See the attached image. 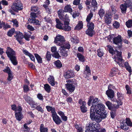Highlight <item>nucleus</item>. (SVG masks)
Wrapping results in <instances>:
<instances>
[{"instance_id": "412c9836", "label": "nucleus", "mask_w": 132, "mask_h": 132, "mask_svg": "<svg viewBox=\"0 0 132 132\" xmlns=\"http://www.w3.org/2000/svg\"><path fill=\"white\" fill-rule=\"evenodd\" d=\"M117 109L114 107L113 109L110 110H111L110 112V116L111 118L112 119L114 118L117 115Z\"/></svg>"}, {"instance_id": "69168bd1", "label": "nucleus", "mask_w": 132, "mask_h": 132, "mask_svg": "<svg viewBox=\"0 0 132 132\" xmlns=\"http://www.w3.org/2000/svg\"><path fill=\"white\" fill-rule=\"evenodd\" d=\"M120 128L121 129L125 131L128 130L129 129L128 126L125 124V125H121L120 126Z\"/></svg>"}, {"instance_id": "13d9d810", "label": "nucleus", "mask_w": 132, "mask_h": 132, "mask_svg": "<svg viewBox=\"0 0 132 132\" xmlns=\"http://www.w3.org/2000/svg\"><path fill=\"white\" fill-rule=\"evenodd\" d=\"M27 125V124L25 123L23 125V127L24 129H23L22 131L23 132H29V131L30 129L28 127Z\"/></svg>"}, {"instance_id": "58836bf2", "label": "nucleus", "mask_w": 132, "mask_h": 132, "mask_svg": "<svg viewBox=\"0 0 132 132\" xmlns=\"http://www.w3.org/2000/svg\"><path fill=\"white\" fill-rule=\"evenodd\" d=\"M15 29L14 28H12L10 29L7 32V35L10 37H11L14 34Z\"/></svg>"}, {"instance_id": "423d86ee", "label": "nucleus", "mask_w": 132, "mask_h": 132, "mask_svg": "<svg viewBox=\"0 0 132 132\" xmlns=\"http://www.w3.org/2000/svg\"><path fill=\"white\" fill-rule=\"evenodd\" d=\"M58 16L60 20L64 22L70 21L69 17L67 14H65L63 10L60 9L57 11Z\"/></svg>"}, {"instance_id": "bf43d9fd", "label": "nucleus", "mask_w": 132, "mask_h": 132, "mask_svg": "<svg viewBox=\"0 0 132 132\" xmlns=\"http://www.w3.org/2000/svg\"><path fill=\"white\" fill-rule=\"evenodd\" d=\"M44 3L45 4L43 5V6L45 9H46L48 7V6L50 3L49 0H46L44 2Z\"/></svg>"}, {"instance_id": "72a5a7b5", "label": "nucleus", "mask_w": 132, "mask_h": 132, "mask_svg": "<svg viewBox=\"0 0 132 132\" xmlns=\"http://www.w3.org/2000/svg\"><path fill=\"white\" fill-rule=\"evenodd\" d=\"M86 104L80 106L81 111L83 113H85L87 111V108L86 106Z\"/></svg>"}, {"instance_id": "cd10ccee", "label": "nucleus", "mask_w": 132, "mask_h": 132, "mask_svg": "<svg viewBox=\"0 0 132 132\" xmlns=\"http://www.w3.org/2000/svg\"><path fill=\"white\" fill-rule=\"evenodd\" d=\"M87 26L88 30H93L95 27V25L92 22H87Z\"/></svg>"}, {"instance_id": "37998d69", "label": "nucleus", "mask_w": 132, "mask_h": 132, "mask_svg": "<svg viewBox=\"0 0 132 132\" xmlns=\"http://www.w3.org/2000/svg\"><path fill=\"white\" fill-rule=\"evenodd\" d=\"M50 52L47 51L46 55V58L48 62L50 61L51 58V54Z\"/></svg>"}, {"instance_id": "f3484780", "label": "nucleus", "mask_w": 132, "mask_h": 132, "mask_svg": "<svg viewBox=\"0 0 132 132\" xmlns=\"http://www.w3.org/2000/svg\"><path fill=\"white\" fill-rule=\"evenodd\" d=\"M47 80L49 83L52 86H54L56 83H57L55 81L54 78L53 76L50 75L49 77L48 78Z\"/></svg>"}, {"instance_id": "6e6d98bb", "label": "nucleus", "mask_w": 132, "mask_h": 132, "mask_svg": "<svg viewBox=\"0 0 132 132\" xmlns=\"http://www.w3.org/2000/svg\"><path fill=\"white\" fill-rule=\"evenodd\" d=\"M93 31H94L93 30H88V29L86 31V33L89 36L92 37L93 35Z\"/></svg>"}, {"instance_id": "9b49d317", "label": "nucleus", "mask_w": 132, "mask_h": 132, "mask_svg": "<svg viewBox=\"0 0 132 132\" xmlns=\"http://www.w3.org/2000/svg\"><path fill=\"white\" fill-rule=\"evenodd\" d=\"M53 120L57 125H59L62 122L60 118L57 115L56 112L52 116Z\"/></svg>"}, {"instance_id": "a878e982", "label": "nucleus", "mask_w": 132, "mask_h": 132, "mask_svg": "<svg viewBox=\"0 0 132 132\" xmlns=\"http://www.w3.org/2000/svg\"><path fill=\"white\" fill-rule=\"evenodd\" d=\"M77 56L80 62H84L85 61V57L82 54L79 53H78L77 54Z\"/></svg>"}, {"instance_id": "dca6fc26", "label": "nucleus", "mask_w": 132, "mask_h": 132, "mask_svg": "<svg viewBox=\"0 0 132 132\" xmlns=\"http://www.w3.org/2000/svg\"><path fill=\"white\" fill-rule=\"evenodd\" d=\"M70 21H69L64 22V26H63V28L62 30L65 31H70L71 30V27L69 26V22Z\"/></svg>"}, {"instance_id": "0e129e2a", "label": "nucleus", "mask_w": 132, "mask_h": 132, "mask_svg": "<svg viewBox=\"0 0 132 132\" xmlns=\"http://www.w3.org/2000/svg\"><path fill=\"white\" fill-rule=\"evenodd\" d=\"M31 36L30 35H28L27 33H25L23 35V37L25 40L27 41H29V38Z\"/></svg>"}, {"instance_id": "09e8293b", "label": "nucleus", "mask_w": 132, "mask_h": 132, "mask_svg": "<svg viewBox=\"0 0 132 132\" xmlns=\"http://www.w3.org/2000/svg\"><path fill=\"white\" fill-rule=\"evenodd\" d=\"M97 55L98 56L100 57H101L103 56L104 53L102 50H101L100 48L97 49Z\"/></svg>"}, {"instance_id": "5fc2aeb1", "label": "nucleus", "mask_w": 132, "mask_h": 132, "mask_svg": "<svg viewBox=\"0 0 132 132\" xmlns=\"http://www.w3.org/2000/svg\"><path fill=\"white\" fill-rule=\"evenodd\" d=\"M52 56L55 58L59 59L61 57L58 52L57 51L52 55Z\"/></svg>"}, {"instance_id": "f8f14e48", "label": "nucleus", "mask_w": 132, "mask_h": 132, "mask_svg": "<svg viewBox=\"0 0 132 132\" xmlns=\"http://www.w3.org/2000/svg\"><path fill=\"white\" fill-rule=\"evenodd\" d=\"M65 86L66 89L69 91L70 93H72L75 89V86L74 85H73L70 83L65 84Z\"/></svg>"}, {"instance_id": "de8ad7c7", "label": "nucleus", "mask_w": 132, "mask_h": 132, "mask_svg": "<svg viewBox=\"0 0 132 132\" xmlns=\"http://www.w3.org/2000/svg\"><path fill=\"white\" fill-rule=\"evenodd\" d=\"M130 0H127L126 2H125V4L128 7H130V9H132V2Z\"/></svg>"}, {"instance_id": "39448f33", "label": "nucleus", "mask_w": 132, "mask_h": 132, "mask_svg": "<svg viewBox=\"0 0 132 132\" xmlns=\"http://www.w3.org/2000/svg\"><path fill=\"white\" fill-rule=\"evenodd\" d=\"M122 54L121 52H119L117 50H116L114 54H116V55L114 56V58L115 59L114 61L119 65H120L124 61V60L122 59Z\"/></svg>"}, {"instance_id": "e2e57ef3", "label": "nucleus", "mask_w": 132, "mask_h": 132, "mask_svg": "<svg viewBox=\"0 0 132 132\" xmlns=\"http://www.w3.org/2000/svg\"><path fill=\"white\" fill-rule=\"evenodd\" d=\"M78 104L81 105H82L86 104V102L84 101H83L82 98H80L78 101Z\"/></svg>"}, {"instance_id": "603ef678", "label": "nucleus", "mask_w": 132, "mask_h": 132, "mask_svg": "<svg viewBox=\"0 0 132 132\" xmlns=\"http://www.w3.org/2000/svg\"><path fill=\"white\" fill-rule=\"evenodd\" d=\"M23 92L27 93L30 90L29 87L26 85H24L23 87Z\"/></svg>"}, {"instance_id": "4468645a", "label": "nucleus", "mask_w": 132, "mask_h": 132, "mask_svg": "<svg viewBox=\"0 0 132 132\" xmlns=\"http://www.w3.org/2000/svg\"><path fill=\"white\" fill-rule=\"evenodd\" d=\"M23 53L26 55L27 56L29 57L30 60L35 62V58L34 56L31 54L27 50L23 49L22 50Z\"/></svg>"}, {"instance_id": "7c9ffc66", "label": "nucleus", "mask_w": 132, "mask_h": 132, "mask_svg": "<svg viewBox=\"0 0 132 132\" xmlns=\"http://www.w3.org/2000/svg\"><path fill=\"white\" fill-rule=\"evenodd\" d=\"M105 104L109 110H112L114 107V104H113L112 103L109 101L106 102Z\"/></svg>"}, {"instance_id": "473e14b6", "label": "nucleus", "mask_w": 132, "mask_h": 132, "mask_svg": "<svg viewBox=\"0 0 132 132\" xmlns=\"http://www.w3.org/2000/svg\"><path fill=\"white\" fill-rule=\"evenodd\" d=\"M118 70L117 68H113L111 70L110 73L109 74V76L111 77H113L116 75L117 74V72Z\"/></svg>"}, {"instance_id": "0eeeda50", "label": "nucleus", "mask_w": 132, "mask_h": 132, "mask_svg": "<svg viewBox=\"0 0 132 132\" xmlns=\"http://www.w3.org/2000/svg\"><path fill=\"white\" fill-rule=\"evenodd\" d=\"M122 41V37L120 35H118L117 37L113 38V43L115 44L118 45V47L119 49L122 47L121 42Z\"/></svg>"}, {"instance_id": "393cba45", "label": "nucleus", "mask_w": 132, "mask_h": 132, "mask_svg": "<svg viewBox=\"0 0 132 132\" xmlns=\"http://www.w3.org/2000/svg\"><path fill=\"white\" fill-rule=\"evenodd\" d=\"M127 6L124 3L121 4L120 6V8L121 10V12L123 14H125L126 12Z\"/></svg>"}, {"instance_id": "c03bdc74", "label": "nucleus", "mask_w": 132, "mask_h": 132, "mask_svg": "<svg viewBox=\"0 0 132 132\" xmlns=\"http://www.w3.org/2000/svg\"><path fill=\"white\" fill-rule=\"evenodd\" d=\"M125 88L127 90V94L129 95L131 94V88L128 85H126L125 86Z\"/></svg>"}, {"instance_id": "6e6552de", "label": "nucleus", "mask_w": 132, "mask_h": 132, "mask_svg": "<svg viewBox=\"0 0 132 132\" xmlns=\"http://www.w3.org/2000/svg\"><path fill=\"white\" fill-rule=\"evenodd\" d=\"M64 37L60 35H57L55 38L54 42L57 45L60 46L64 42Z\"/></svg>"}, {"instance_id": "c756f323", "label": "nucleus", "mask_w": 132, "mask_h": 132, "mask_svg": "<svg viewBox=\"0 0 132 132\" xmlns=\"http://www.w3.org/2000/svg\"><path fill=\"white\" fill-rule=\"evenodd\" d=\"M54 64L57 68L59 69L62 67V64L61 61L59 60L55 61L54 62Z\"/></svg>"}, {"instance_id": "1a4fd4ad", "label": "nucleus", "mask_w": 132, "mask_h": 132, "mask_svg": "<svg viewBox=\"0 0 132 132\" xmlns=\"http://www.w3.org/2000/svg\"><path fill=\"white\" fill-rule=\"evenodd\" d=\"M105 93L109 99L113 102H116V99L114 97L115 93L113 90L108 89L106 91Z\"/></svg>"}, {"instance_id": "2f4dec72", "label": "nucleus", "mask_w": 132, "mask_h": 132, "mask_svg": "<svg viewBox=\"0 0 132 132\" xmlns=\"http://www.w3.org/2000/svg\"><path fill=\"white\" fill-rule=\"evenodd\" d=\"M108 50L110 53L112 55L115 54L116 50H114L111 45H108L107 46Z\"/></svg>"}, {"instance_id": "f704fd0d", "label": "nucleus", "mask_w": 132, "mask_h": 132, "mask_svg": "<svg viewBox=\"0 0 132 132\" xmlns=\"http://www.w3.org/2000/svg\"><path fill=\"white\" fill-rule=\"evenodd\" d=\"M122 100H117L116 99V101L115 102H116L118 104H114V107H115L116 108L118 109L119 108L120 106L122 105L123 104V102L121 101Z\"/></svg>"}, {"instance_id": "e433bc0d", "label": "nucleus", "mask_w": 132, "mask_h": 132, "mask_svg": "<svg viewBox=\"0 0 132 132\" xmlns=\"http://www.w3.org/2000/svg\"><path fill=\"white\" fill-rule=\"evenodd\" d=\"M90 11V13L88 14L86 19V20L87 22H91L90 20L93 17V14L92 12V11L91 10Z\"/></svg>"}, {"instance_id": "49530a36", "label": "nucleus", "mask_w": 132, "mask_h": 132, "mask_svg": "<svg viewBox=\"0 0 132 132\" xmlns=\"http://www.w3.org/2000/svg\"><path fill=\"white\" fill-rule=\"evenodd\" d=\"M71 41L74 43H75L76 44H78L79 42V40L78 38L76 36H75L73 37H71Z\"/></svg>"}, {"instance_id": "f03ea898", "label": "nucleus", "mask_w": 132, "mask_h": 132, "mask_svg": "<svg viewBox=\"0 0 132 132\" xmlns=\"http://www.w3.org/2000/svg\"><path fill=\"white\" fill-rule=\"evenodd\" d=\"M5 53L7 56L9 58L11 63L14 65H16L18 64L16 57V56L15 52L10 47H7Z\"/></svg>"}, {"instance_id": "5701e85b", "label": "nucleus", "mask_w": 132, "mask_h": 132, "mask_svg": "<svg viewBox=\"0 0 132 132\" xmlns=\"http://www.w3.org/2000/svg\"><path fill=\"white\" fill-rule=\"evenodd\" d=\"M83 24L82 21H79L75 27L74 29L79 30L82 29L83 28Z\"/></svg>"}, {"instance_id": "3c124183", "label": "nucleus", "mask_w": 132, "mask_h": 132, "mask_svg": "<svg viewBox=\"0 0 132 132\" xmlns=\"http://www.w3.org/2000/svg\"><path fill=\"white\" fill-rule=\"evenodd\" d=\"M117 96L118 100L123 99L124 96L123 94L121 93L118 92L117 93Z\"/></svg>"}, {"instance_id": "4d7b16f0", "label": "nucleus", "mask_w": 132, "mask_h": 132, "mask_svg": "<svg viewBox=\"0 0 132 132\" xmlns=\"http://www.w3.org/2000/svg\"><path fill=\"white\" fill-rule=\"evenodd\" d=\"M39 7L35 6H33L31 7V10L33 12H36L39 10Z\"/></svg>"}, {"instance_id": "f257e3e1", "label": "nucleus", "mask_w": 132, "mask_h": 132, "mask_svg": "<svg viewBox=\"0 0 132 132\" xmlns=\"http://www.w3.org/2000/svg\"><path fill=\"white\" fill-rule=\"evenodd\" d=\"M87 104L89 106L92 105L90 109V117L92 120L99 123L107 117L108 112L105 110V106L99 98L90 96Z\"/></svg>"}, {"instance_id": "8fccbe9b", "label": "nucleus", "mask_w": 132, "mask_h": 132, "mask_svg": "<svg viewBox=\"0 0 132 132\" xmlns=\"http://www.w3.org/2000/svg\"><path fill=\"white\" fill-rule=\"evenodd\" d=\"M126 25L128 28L132 27V20L129 19L126 22Z\"/></svg>"}, {"instance_id": "338daca9", "label": "nucleus", "mask_w": 132, "mask_h": 132, "mask_svg": "<svg viewBox=\"0 0 132 132\" xmlns=\"http://www.w3.org/2000/svg\"><path fill=\"white\" fill-rule=\"evenodd\" d=\"M3 71L4 72L7 73V74L11 72V70L9 67L8 66L6 67L5 69L3 70Z\"/></svg>"}, {"instance_id": "c85d7f7f", "label": "nucleus", "mask_w": 132, "mask_h": 132, "mask_svg": "<svg viewBox=\"0 0 132 132\" xmlns=\"http://www.w3.org/2000/svg\"><path fill=\"white\" fill-rule=\"evenodd\" d=\"M16 35H14V37H16V40L22 39L23 38V36L22 33L20 32H16Z\"/></svg>"}, {"instance_id": "864d4df0", "label": "nucleus", "mask_w": 132, "mask_h": 132, "mask_svg": "<svg viewBox=\"0 0 132 132\" xmlns=\"http://www.w3.org/2000/svg\"><path fill=\"white\" fill-rule=\"evenodd\" d=\"M126 122L125 123L127 125L130 127H132V122L130 119L129 118H127L126 119Z\"/></svg>"}, {"instance_id": "9d476101", "label": "nucleus", "mask_w": 132, "mask_h": 132, "mask_svg": "<svg viewBox=\"0 0 132 132\" xmlns=\"http://www.w3.org/2000/svg\"><path fill=\"white\" fill-rule=\"evenodd\" d=\"M64 76L65 79H68L75 76V72L72 70H68L64 72Z\"/></svg>"}, {"instance_id": "680f3d73", "label": "nucleus", "mask_w": 132, "mask_h": 132, "mask_svg": "<svg viewBox=\"0 0 132 132\" xmlns=\"http://www.w3.org/2000/svg\"><path fill=\"white\" fill-rule=\"evenodd\" d=\"M35 109L42 113H44V111L43 109L40 105H37V106L36 107Z\"/></svg>"}, {"instance_id": "bb28decb", "label": "nucleus", "mask_w": 132, "mask_h": 132, "mask_svg": "<svg viewBox=\"0 0 132 132\" xmlns=\"http://www.w3.org/2000/svg\"><path fill=\"white\" fill-rule=\"evenodd\" d=\"M40 132H48V129L47 127H45L44 124H40L39 128Z\"/></svg>"}, {"instance_id": "b1692460", "label": "nucleus", "mask_w": 132, "mask_h": 132, "mask_svg": "<svg viewBox=\"0 0 132 132\" xmlns=\"http://www.w3.org/2000/svg\"><path fill=\"white\" fill-rule=\"evenodd\" d=\"M46 108L48 112L51 111L52 115L56 112L55 108L54 107H53L47 105L46 106Z\"/></svg>"}, {"instance_id": "4be33fe9", "label": "nucleus", "mask_w": 132, "mask_h": 132, "mask_svg": "<svg viewBox=\"0 0 132 132\" xmlns=\"http://www.w3.org/2000/svg\"><path fill=\"white\" fill-rule=\"evenodd\" d=\"M59 52L60 53L62 56L66 57L68 55V51L66 49L61 48L59 49Z\"/></svg>"}, {"instance_id": "2eb2a0df", "label": "nucleus", "mask_w": 132, "mask_h": 132, "mask_svg": "<svg viewBox=\"0 0 132 132\" xmlns=\"http://www.w3.org/2000/svg\"><path fill=\"white\" fill-rule=\"evenodd\" d=\"M26 102L29 104H33L34 103L32 99L28 95H24L23 97Z\"/></svg>"}, {"instance_id": "ddd939ff", "label": "nucleus", "mask_w": 132, "mask_h": 132, "mask_svg": "<svg viewBox=\"0 0 132 132\" xmlns=\"http://www.w3.org/2000/svg\"><path fill=\"white\" fill-rule=\"evenodd\" d=\"M90 7L91 10L93 12H95L97 8V3L96 0H92L91 2Z\"/></svg>"}, {"instance_id": "4c0bfd02", "label": "nucleus", "mask_w": 132, "mask_h": 132, "mask_svg": "<svg viewBox=\"0 0 132 132\" xmlns=\"http://www.w3.org/2000/svg\"><path fill=\"white\" fill-rule=\"evenodd\" d=\"M44 86V88L45 90L48 93H50L51 89L50 86L48 84H45Z\"/></svg>"}, {"instance_id": "a18cd8bd", "label": "nucleus", "mask_w": 132, "mask_h": 132, "mask_svg": "<svg viewBox=\"0 0 132 132\" xmlns=\"http://www.w3.org/2000/svg\"><path fill=\"white\" fill-rule=\"evenodd\" d=\"M120 24L118 21H114V23L113 24V27L116 29H118L120 27Z\"/></svg>"}, {"instance_id": "a19ab883", "label": "nucleus", "mask_w": 132, "mask_h": 132, "mask_svg": "<svg viewBox=\"0 0 132 132\" xmlns=\"http://www.w3.org/2000/svg\"><path fill=\"white\" fill-rule=\"evenodd\" d=\"M112 17V14L111 11H106L105 14L104 18H111Z\"/></svg>"}, {"instance_id": "20e7f679", "label": "nucleus", "mask_w": 132, "mask_h": 132, "mask_svg": "<svg viewBox=\"0 0 132 132\" xmlns=\"http://www.w3.org/2000/svg\"><path fill=\"white\" fill-rule=\"evenodd\" d=\"M11 7L13 10L16 12H18L19 11H21L23 9L22 4L20 0L15 1Z\"/></svg>"}, {"instance_id": "ea45409f", "label": "nucleus", "mask_w": 132, "mask_h": 132, "mask_svg": "<svg viewBox=\"0 0 132 132\" xmlns=\"http://www.w3.org/2000/svg\"><path fill=\"white\" fill-rule=\"evenodd\" d=\"M29 20H28L31 21L32 23H34L36 25H40V22L38 19H30V18Z\"/></svg>"}, {"instance_id": "aec40b11", "label": "nucleus", "mask_w": 132, "mask_h": 132, "mask_svg": "<svg viewBox=\"0 0 132 132\" xmlns=\"http://www.w3.org/2000/svg\"><path fill=\"white\" fill-rule=\"evenodd\" d=\"M15 116L16 120L20 121L23 118L22 113L15 111Z\"/></svg>"}, {"instance_id": "6ab92c4d", "label": "nucleus", "mask_w": 132, "mask_h": 132, "mask_svg": "<svg viewBox=\"0 0 132 132\" xmlns=\"http://www.w3.org/2000/svg\"><path fill=\"white\" fill-rule=\"evenodd\" d=\"M64 10H63V11L64 12H69L72 14L71 13L72 11V9L70 5H67L65 6L64 8Z\"/></svg>"}, {"instance_id": "79ce46f5", "label": "nucleus", "mask_w": 132, "mask_h": 132, "mask_svg": "<svg viewBox=\"0 0 132 132\" xmlns=\"http://www.w3.org/2000/svg\"><path fill=\"white\" fill-rule=\"evenodd\" d=\"M105 12L102 9H100L98 12V14L100 18H102L105 14Z\"/></svg>"}, {"instance_id": "774afa93", "label": "nucleus", "mask_w": 132, "mask_h": 132, "mask_svg": "<svg viewBox=\"0 0 132 132\" xmlns=\"http://www.w3.org/2000/svg\"><path fill=\"white\" fill-rule=\"evenodd\" d=\"M30 16L31 18V19H36L37 17L36 13L34 12H31L30 13Z\"/></svg>"}, {"instance_id": "052dcab7", "label": "nucleus", "mask_w": 132, "mask_h": 132, "mask_svg": "<svg viewBox=\"0 0 132 132\" xmlns=\"http://www.w3.org/2000/svg\"><path fill=\"white\" fill-rule=\"evenodd\" d=\"M85 4L86 5L87 8L88 10H89L91 8L90 6V4L91 3V2L89 0H86L85 2Z\"/></svg>"}, {"instance_id": "a211bd4d", "label": "nucleus", "mask_w": 132, "mask_h": 132, "mask_svg": "<svg viewBox=\"0 0 132 132\" xmlns=\"http://www.w3.org/2000/svg\"><path fill=\"white\" fill-rule=\"evenodd\" d=\"M61 46V48L66 49L68 51L70 48V45L69 42H65L62 43V45L59 46Z\"/></svg>"}, {"instance_id": "7ed1b4c3", "label": "nucleus", "mask_w": 132, "mask_h": 132, "mask_svg": "<svg viewBox=\"0 0 132 132\" xmlns=\"http://www.w3.org/2000/svg\"><path fill=\"white\" fill-rule=\"evenodd\" d=\"M95 122H89L87 124L86 127V130L85 132H99V129L100 128V125Z\"/></svg>"}, {"instance_id": "c9c22d12", "label": "nucleus", "mask_w": 132, "mask_h": 132, "mask_svg": "<svg viewBox=\"0 0 132 132\" xmlns=\"http://www.w3.org/2000/svg\"><path fill=\"white\" fill-rule=\"evenodd\" d=\"M34 55L38 63H41L43 62L42 58L38 54L35 53L34 54Z\"/></svg>"}]
</instances>
